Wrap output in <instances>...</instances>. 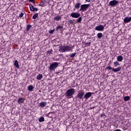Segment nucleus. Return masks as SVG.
<instances>
[{"label":"nucleus","instance_id":"f257e3e1","mask_svg":"<svg viewBox=\"0 0 131 131\" xmlns=\"http://www.w3.org/2000/svg\"><path fill=\"white\" fill-rule=\"evenodd\" d=\"M72 50L71 45L69 46H60L59 47V52L61 53H66V52H70Z\"/></svg>","mask_w":131,"mask_h":131},{"label":"nucleus","instance_id":"f03ea898","mask_svg":"<svg viewBox=\"0 0 131 131\" xmlns=\"http://www.w3.org/2000/svg\"><path fill=\"white\" fill-rule=\"evenodd\" d=\"M75 89L73 88L68 90L65 93L66 97H67L68 99H71V98L73 97V95L75 94Z\"/></svg>","mask_w":131,"mask_h":131},{"label":"nucleus","instance_id":"7ed1b4c3","mask_svg":"<svg viewBox=\"0 0 131 131\" xmlns=\"http://www.w3.org/2000/svg\"><path fill=\"white\" fill-rule=\"evenodd\" d=\"M84 96V91L83 90H80L78 92V94L75 96V99H76L78 101H83Z\"/></svg>","mask_w":131,"mask_h":131},{"label":"nucleus","instance_id":"20e7f679","mask_svg":"<svg viewBox=\"0 0 131 131\" xmlns=\"http://www.w3.org/2000/svg\"><path fill=\"white\" fill-rule=\"evenodd\" d=\"M91 6V4L81 5L80 9H79V12H85Z\"/></svg>","mask_w":131,"mask_h":131},{"label":"nucleus","instance_id":"39448f33","mask_svg":"<svg viewBox=\"0 0 131 131\" xmlns=\"http://www.w3.org/2000/svg\"><path fill=\"white\" fill-rule=\"evenodd\" d=\"M58 67H59V62H55L50 64L49 69L51 70V71H54V70L58 68Z\"/></svg>","mask_w":131,"mask_h":131},{"label":"nucleus","instance_id":"423d86ee","mask_svg":"<svg viewBox=\"0 0 131 131\" xmlns=\"http://www.w3.org/2000/svg\"><path fill=\"white\" fill-rule=\"evenodd\" d=\"M106 69L108 70V71L110 70H113V71L114 72H119V71H120L121 70V67H119L115 69V68H112L111 66H108L106 67Z\"/></svg>","mask_w":131,"mask_h":131},{"label":"nucleus","instance_id":"0eeeda50","mask_svg":"<svg viewBox=\"0 0 131 131\" xmlns=\"http://www.w3.org/2000/svg\"><path fill=\"white\" fill-rule=\"evenodd\" d=\"M119 4L118 1L116 0H113L109 3V5L111 7H116L117 5Z\"/></svg>","mask_w":131,"mask_h":131},{"label":"nucleus","instance_id":"6e6552de","mask_svg":"<svg viewBox=\"0 0 131 131\" xmlns=\"http://www.w3.org/2000/svg\"><path fill=\"white\" fill-rule=\"evenodd\" d=\"M93 93L92 92H87L86 94H84V99L86 100H89L91 97H92V95H93Z\"/></svg>","mask_w":131,"mask_h":131},{"label":"nucleus","instance_id":"1a4fd4ad","mask_svg":"<svg viewBox=\"0 0 131 131\" xmlns=\"http://www.w3.org/2000/svg\"><path fill=\"white\" fill-rule=\"evenodd\" d=\"M71 17H72V18H79V17H80V13H78V12H74V13H72L71 14Z\"/></svg>","mask_w":131,"mask_h":131},{"label":"nucleus","instance_id":"9d476101","mask_svg":"<svg viewBox=\"0 0 131 131\" xmlns=\"http://www.w3.org/2000/svg\"><path fill=\"white\" fill-rule=\"evenodd\" d=\"M104 28H105V27L100 25L95 27V30H97V31H103V30H104Z\"/></svg>","mask_w":131,"mask_h":131},{"label":"nucleus","instance_id":"9b49d317","mask_svg":"<svg viewBox=\"0 0 131 131\" xmlns=\"http://www.w3.org/2000/svg\"><path fill=\"white\" fill-rule=\"evenodd\" d=\"M81 6V3L77 2L74 5V10H79Z\"/></svg>","mask_w":131,"mask_h":131},{"label":"nucleus","instance_id":"f8f14e48","mask_svg":"<svg viewBox=\"0 0 131 131\" xmlns=\"http://www.w3.org/2000/svg\"><path fill=\"white\" fill-rule=\"evenodd\" d=\"M17 102L19 105H22V104H24V102H25V98L23 97L19 98Z\"/></svg>","mask_w":131,"mask_h":131},{"label":"nucleus","instance_id":"ddd939ff","mask_svg":"<svg viewBox=\"0 0 131 131\" xmlns=\"http://www.w3.org/2000/svg\"><path fill=\"white\" fill-rule=\"evenodd\" d=\"M131 21V17H125L124 19V23H128L129 22Z\"/></svg>","mask_w":131,"mask_h":131},{"label":"nucleus","instance_id":"4468645a","mask_svg":"<svg viewBox=\"0 0 131 131\" xmlns=\"http://www.w3.org/2000/svg\"><path fill=\"white\" fill-rule=\"evenodd\" d=\"M47 106V102H41L39 103V107L43 108Z\"/></svg>","mask_w":131,"mask_h":131},{"label":"nucleus","instance_id":"2eb2a0df","mask_svg":"<svg viewBox=\"0 0 131 131\" xmlns=\"http://www.w3.org/2000/svg\"><path fill=\"white\" fill-rule=\"evenodd\" d=\"M58 30H59L60 31H62V30H63V26H61L60 25H58L56 29H55V31H58Z\"/></svg>","mask_w":131,"mask_h":131},{"label":"nucleus","instance_id":"dca6fc26","mask_svg":"<svg viewBox=\"0 0 131 131\" xmlns=\"http://www.w3.org/2000/svg\"><path fill=\"white\" fill-rule=\"evenodd\" d=\"M117 60L118 62H122V60H123V57L121 55L118 56H117Z\"/></svg>","mask_w":131,"mask_h":131},{"label":"nucleus","instance_id":"f3484780","mask_svg":"<svg viewBox=\"0 0 131 131\" xmlns=\"http://www.w3.org/2000/svg\"><path fill=\"white\" fill-rule=\"evenodd\" d=\"M34 89V87L32 85H30L28 87V90L29 91V92H32L33 91V89Z\"/></svg>","mask_w":131,"mask_h":131},{"label":"nucleus","instance_id":"a211bd4d","mask_svg":"<svg viewBox=\"0 0 131 131\" xmlns=\"http://www.w3.org/2000/svg\"><path fill=\"white\" fill-rule=\"evenodd\" d=\"M123 99H124V101H125V102H127V101H129V100H130V97L125 96V97H124Z\"/></svg>","mask_w":131,"mask_h":131},{"label":"nucleus","instance_id":"6ab92c4d","mask_svg":"<svg viewBox=\"0 0 131 131\" xmlns=\"http://www.w3.org/2000/svg\"><path fill=\"white\" fill-rule=\"evenodd\" d=\"M61 16H55L54 17V20L55 21H60L61 20Z\"/></svg>","mask_w":131,"mask_h":131},{"label":"nucleus","instance_id":"aec40b11","mask_svg":"<svg viewBox=\"0 0 131 131\" xmlns=\"http://www.w3.org/2000/svg\"><path fill=\"white\" fill-rule=\"evenodd\" d=\"M104 36L102 33H98L97 34V38H102Z\"/></svg>","mask_w":131,"mask_h":131},{"label":"nucleus","instance_id":"412c9836","mask_svg":"<svg viewBox=\"0 0 131 131\" xmlns=\"http://www.w3.org/2000/svg\"><path fill=\"white\" fill-rule=\"evenodd\" d=\"M81 21H82V17L81 16H79L77 19V23H81Z\"/></svg>","mask_w":131,"mask_h":131},{"label":"nucleus","instance_id":"4be33fe9","mask_svg":"<svg viewBox=\"0 0 131 131\" xmlns=\"http://www.w3.org/2000/svg\"><path fill=\"white\" fill-rule=\"evenodd\" d=\"M14 66L17 68H19V63H18V60H16L14 61Z\"/></svg>","mask_w":131,"mask_h":131},{"label":"nucleus","instance_id":"5701e85b","mask_svg":"<svg viewBox=\"0 0 131 131\" xmlns=\"http://www.w3.org/2000/svg\"><path fill=\"white\" fill-rule=\"evenodd\" d=\"M42 77V75L39 74L37 76V79H38V80H40V79H41Z\"/></svg>","mask_w":131,"mask_h":131},{"label":"nucleus","instance_id":"b1692460","mask_svg":"<svg viewBox=\"0 0 131 131\" xmlns=\"http://www.w3.org/2000/svg\"><path fill=\"white\" fill-rule=\"evenodd\" d=\"M114 65L115 67H117V66H119V65H120V64H119V62L118 61H115L114 62Z\"/></svg>","mask_w":131,"mask_h":131},{"label":"nucleus","instance_id":"393cba45","mask_svg":"<svg viewBox=\"0 0 131 131\" xmlns=\"http://www.w3.org/2000/svg\"><path fill=\"white\" fill-rule=\"evenodd\" d=\"M69 24H71L72 25H73L74 23V20L73 19H70L68 20Z\"/></svg>","mask_w":131,"mask_h":131},{"label":"nucleus","instance_id":"a878e982","mask_svg":"<svg viewBox=\"0 0 131 131\" xmlns=\"http://www.w3.org/2000/svg\"><path fill=\"white\" fill-rule=\"evenodd\" d=\"M48 32L50 34H54V32H55V29H53V30H49Z\"/></svg>","mask_w":131,"mask_h":131},{"label":"nucleus","instance_id":"bb28decb","mask_svg":"<svg viewBox=\"0 0 131 131\" xmlns=\"http://www.w3.org/2000/svg\"><path fill=\"white\" fill-rule=\"evenodd\" d=\"M45 121V118L43 117H41L39 118V122H43Z\"/></svg>","mask_w":131,"mask_h":131},{"label":"nucleus","instance_id":"cd10ccee","mask_svg":"<svg viewBox=\"0 0 131 131\" xmlns=\"http://www.w3.org/2000/svg\"><path fill=\"white\" fill-rule=\"evenodd\" d=\"M37 17H38V14L35 13V14H34L32 18H33V19H34V20H35V19H36L37 18Z\"/></svg>","mask_w":131,"mask_h":131},{"label":"nucleus","instance_id":"c85d7f7f","mask_svg":"<svg viewBox=\"0 0 131 131\" xmlns=\"http://www.w3.org/2000/svg\"><path fill=\"white\" fill-rule=\"evenodd\" d=\"M47 54H48L50 56V55H53V49H51L50 51H47Z\"/></svg>","mask_w":131,"mask_h":131},{"label":"nucleus","instance_id":"c756f323","mask_svg":"<svg viewBox=\"0 0 131 131\" xmlns=\"http://www.w3.org/2000/svg\"><path fill=\"white\" fill-rule=\"evenodd\" d=\"M31 27H32V26H31L30 25H28L26 27L27 31H28L29 30V29H30V28H31Z\"/></svg>","mask_w":131,"mask_h":131},{"label":"nucleus","instance_id":"7c9ffc66","mask_svg":"<svg viewBox=\"0 0 131 131\" xmlns=\"http://www.w3.org/2000/svg\"><path fill=\"white\" fill-rule=\"evenodd\" d=\"M75 56H76V53H72L70 55V57L71 58H74V57Z\"/></svg>","mask_w":131,"mask_h":131},{"label":"nucleus","instance_id":"2f4dec72","mask_svg":"<svg viewBox=\"0 0 131 131\" xmlns=\"http://www.w3.org/2000/svg\"><path fill=\"white\" fill-rule=\"evenodd\" d=\"M31 12H35V11H36V12H37V11H38V8L34 7V8L33 9V10H32V9H31Z\"/></svg>","mask_w":131,"mask_h":131},{"label":"nucleus","instance_id":"473e14b6","mask_svg":"<svg viewBox=\"0 0 131 131\" xmlns=\"http://www.w3.org/2000/svg\"><path fill=\"white\" fill-rule=\"evenodd\" d=\"M29 8H30V11H31V10H33L34 9V7H33V5H30Z\"/></svg>","mask_w":131,"mask_h":131},{"label":"nucleus","instance_id":"72a5a7b5","mask_svg":"<svg viewBox=\"0 0 131 131\" xmlns=\"http://www.w3.org/2000/svg\"><path fill=\"white\" fill-rule=\"evenodd\" d=\"M23 16H24V12H21L19 15V17L20 18H22V17H23Z\"/></svg>","mask_w":131,"mask_h":131},{"label":"nucleus","instance_id":"f704fd0d","mask_svg":"<svg viewBox=\"0 0 131 131\" xmlns=\"http://www.w3.org/2000/svg\"><path fill=\"white\" fill-rule=\"evenodd\" d=\"M44 5H45V2H42L40 3V4H39V6L40 7H41V6H43Z\"/></svg>","mask_w":131,"mask_h":131},{"label":"nucleus","instance_id":"c9c22d12","mask_svg":"<svg viewBox=\"0 0 131 131\" xmlns=\"http://www.w3.org/2000/svg\"><path fill=\"white\" fill-rule=\"evenodd\" d=\"M91 43H92V42L91 41H90L89 42H86V45L88 46V47H90V46H91Z\"/></svg>","mask_w":131,"mask_h":131},{"label":"nucleus","instance_id":"e433bc0d","mask_svg":"<svg viewBox=\"0 0 131 131\" xmlns=\"http://www.w3.org/2000/svg\"><path fill=\"white\" fill-rule=\"evenodd\" d=\"M29 2L33 3V4H35V2H34V0H29Z\"/></svg>","mask_w":131,"mask_h":131},{"label":"nucleus","instance_id":"4c0bfd02","mask_svg":"<svg viewBox=\"0 0 131 131\" xmlns=\"http://www.w3.org/2000/svg\"><path fill=\"white\" fill-rule=\"evenodd\" d=\"M87 3H91L93 0H85Z\"/></svg>","mask_w":131,"mask_h":131},{"label":"nucleus","instance_id":"58836bf2","mask_svg":"<svg viewBox=\"0 0 131 131\" xmlns=\"http://www.w3.org/2000/svg\"><path fill=\"white\" fill-rule=\"evenodd\" d=\"M103 116H106V115H105V114H101V117H103Z\"/></svg>","mask_w":131,"mask_h":131},{"label":"nucleus","instance_id":"ea45409f","mask_svg":"<svg viewBox=\"0 0 131 131\" xmlns=\"http://www.w3.org/2000/svg\"><path fill=\"white\" fill-rule=\"evenodd\" d=\"M95 108V107H92V108L91 109H94Z\"/></svg>","mask_w":131,"mask_h":131},{"label":"nucleus","instance_id":"a19ab883","mask_svg":"<svg viewBox=\"0 0 131 131\" xmlns=\"http://www.w3.org/2000/svg\"><path fill=\"white\" fill-rule=\"evenodd\" d=\"M51 113V112L49 113V114Z\"/></svg>","mask_w":131,"mask_h":131}]
</instances>
